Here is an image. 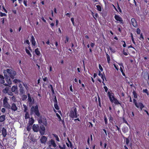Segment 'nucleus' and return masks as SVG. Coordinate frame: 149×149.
I'll use <instances>...</instances> for the list:
<instances>
[{"label": "nucleus", "instance_id": "f257e3e1", "mask_svg": "<svg viewBox=\"0 0 149 149\" xmlns=\"http://www.w3.org/2000/svg\"><path fill=\"white\" fill-rule=\"evenodd\" d=\"M77 113V109L75 107H73L70 111L69 116L71 118H77L79 116Z\"/></svg>", "mask_w": 149, "mask_h": 149}, {"label": "nucleus", "instance_id": "f03ea898", "mask_svg": "<svg viewBox=\"0 0 149 149\" xmlns=\"http://www.w3.org/2000/svg\"><path fill=\"white\" fill-rule=\"evenodd\" d=\"M33 113L38 117H40V113L38 110V105H36L35 107L33 106L30 110V114L32 115Z\"/></svg>", "mask_w": 149, "mask_h": 149}, {"label": "nucleus", "instance_id": "7ed1b4c3", "mask_svg": "<svg viewBox=\"0 0 149 149\" xmlns=\"http://www.w3.org/2000/svg\"><path fill=\"white\" fill-rule=\"evenodd\" d=\"M112 94H107L109 99L111 103H114L115 105L120 104L121 106V103L119 102L117 99L115 98L114 95H112Z\"/></svg>", "mask_w": 149, "mask_h": 149}, {"label": "nucleus", "instance_id": "20e7f679", "mask_svg": "<svg viewBox=\"0 0 149 149\" xmlns=\"http://www.w3.org/2000/svg\"><path fill=\"white\" fill-rule=\"evenodd\" d=\"M8 98L5 97L3 100V106L4 107L8 109H10V106L8 102Z\"/></svg>", "mask_w": 149, "mask_h": 149}, {"label": "nucleus", "instance_id": "39448f33", "mask_svg": "<svg viewBox=\"0 0 149 149\" xmlns=\"http://www.w3.org/2000/svg\"><path fill=\"white\" fill-rule=\"evenodd\" d=\"M38 123L40 124L42 123L43 125L46 126L47 125V120L45 117H42L41 116H40L38 120Z\"/></svg>", "mask_w": 149, "mask_h": 149}, {"label": "nucleus", "instance_id": "423d86ee", "mask_svg": "<svg viewBox=\"0 0 149 149\" xmlns=\"http://www.w3.org/2000/svg\"><path fill=\"white\" fill-rule=\"evenodd\" d=\"M44 126L43 125L40 124V127H39V131L41 135H43L45 133V129Z\"/></svg>", "mask_w": 149, "mask_h": 149}, {"label": "nucleus", "instance_id": "0eeeda50", "mask_svg": "<svg viewBox=\"0 0 149 149\" xmlns=\"http://www.w3.org/2000/svg\"><path fill=\"white\" fill-rule=\"evenodd\" d=\"M30 94H28V102L29 103V105L30 107H31L34 103V100H33V101L32 100V99Z\"/></svg>", "mask_w": 149, "mask_h": 149}, {"label": "nucleus", "instance_id": "6e6552de", "mask_svg": "<svg viewBox=\"0 0 149 149\" xmlns=\"http://www.w3.org/2000/svg\"><path fill=\"white\" fill-rule=\"evenodd\" d=\"M23 85L25 88L24 89L23 87L20 88L19 90L20 93H24L26 91V90L27 91V88H28L26 84H23Z\"/></svg>", "mask_w": 149, "mask_h": 149}, {"label": "nucleus", "instance_id": "1a4fd4ad", "mask_svg": "<svg viewBox=\"0 0 149 149\" xmlns=\"http://www.w3.org/2000/svg\"><path fill=\"white\" fill-rule=\"evenodd\" d=\"M47 138L44 136L42 135L40 138V141L41 143L45 144L47 140Z\"/></svg>", "mask_w": 149, "mask_h": 149}, {"label": "nucleus", "instance_id": "9d476101", "mask_svg": "<svg viewBox=\"0 0 149 149\" xmlns=\"http://www.w3.org/2000/svg\"><path fill=\"white\" fill-rule=\"evenodd\" d=\"M114 18L117 21H118L120 22V23L122 24L124 23V22L123 21L122 18H121L118 15H115L114 16Z\"/></svg>", "mask_w": 149, "mask_h": 149}, {"label": "nucleus", "instance_id": "9b49d317", "mask_svg": "<svg viewBox=\"0 0 149 149\" xmlns=\"http://www.w3.org/2000/svg\"><path fill=\"white\" fill-rule=\"evenodd\" d=\"M39 126L38 125L34 124L32 126V129L34 132H37L39 131Z\"/></svg>", "mask_w": 149, "mask_h": 149}, {"label": "nucleus", "instance_id": "f8f14e48", "mask_svg": "<svg viewBox=\"0 0 149 149\" xmlns=\"http://www.w3.org/2000/svg\"><path fill=\"white\" fill-rule=\"evenodd\" d=\"M12 72L10 73L9 75L10 77L12 79H13L15 78V76L16 75V71L12 70Z\"/></svg>", "mask_w": 149, "mask_h": 149}, {"label": "nucleus", "instance_id": "ddd939ff", "mask_svg": "<svg viewBox=\"0 0 149 149\" xmlns=\"http://www.w3.org/2000/svg\"><path fill=\"white\" fill-rule=\"evenodd\" d=\"M10 109L14 111H16L17 110V107H16V104L14 103L12 104L11 106H10Z\"/></svg>", "mask_w": 149, "mask_h": 149}, {"label": "nucleus", "instance_id": "4468645a", "mask_svg": "<svg viewBox=\"0 0 149 149\" xmlns=\"http://www.w3.org/2000/svg\"><path fill=\"white\" fill-rule=\"evenodd\" d=\"M131 21L132 25L134 27H136L137 26V24L136 21L135 19L132 18L131 19Z\"/></svg>", "mask_w": 149, "mask_h": 149}, {"label": "nucleus", "instance_id": "2eb2a0df", "mask_svg": "<svg viewBox=\"0 0 149 149\" xmlns=\"http://www.w3.org/2000/svg\"><path fill=\"white\" fill-rule=\"evenodd\" d=\"M50 144L54 148H55L56 146V144L55 143V141L53 139H52L50 141Z\"/></svg>", "mask_w": 149, "mask_h": 149}, {"label": "nucleus", "instance_id": "dca6fc26", "mask_svg": "<svg viewBox=\"0 0 149 149\" xmlns=\"http://www.w3.org/2000/svg\"><path fill=\"white\" fill-rule=\"evenodd\" d=\"M1 132L3 136L5 137L7 135V132L6 129L4 127L2 128L1 130Z\"/></svg>", "mask_w": 149, "mask_h": 149}, {"label": "nucleus", "instance_id": "f3484780", "mask_svg": "<svg viewBox=\"0 0 149 149\" xmlns=\"http://www.w3.org/2000/svg\"><path fill=\"white\" fill-rule=\"evenodd\" d=\"M98 75L99 76H101V78L103 79V81H104V77L106 79L104 73V72H103V74H101L100 71V70H99Z\"/></svg>", "mask_w": 149, "mask_h": 149}, {"label": "nucleus", "instance_id": "a211bd4d", "mask_svg": "<svg viewBox=\"0 0 149 149\" xmlns=\"http://www.w3.org/2000/svg\"><path fill=\"white\" fill-rule=\"evenodd\" d=\"M4 77L0 74V83L1 84H3L5 83V81L4 80Z\"/></svg>", "mask_w": 149, "mask_h": 149}, {"label": "nucleus", "instance_id": "6ab92c4d", "mask_svg": "<svg viewBox=\"0 0 149 149\" xmlns=\"http://www.w3.org/2000/svg\"><path fill=\"white\" fill-rule=\"evenodd\" d=\"M17 86H13L12 88L11 91L12 92H17Z\"/></svg>", "mask_w": 149, "mask_h": 149}, {"label": "nucleus", "instance_id": "aec40b11", "mask_svg": "<svg viewBox=\"0 0 149 149\" xmlns=\"http://www.w3.org/2000/svg\"><path fill=\"white\" fill-rule=\"evenodd\" d=\"M31 41L32 44L33 45L35 46L36 45V42L33 36H32L31 37Z\"/></svg>", "mask_w": 149, "mask_h": 149}, {"label": "nucleus", "instance_id": "412c9836", "mask_svg": "<svg viewBox=\"0 0 149 149\" xmlns=\"http://www.w3.org/2000/svg\"><path fill=\"white\" fill-rule=\"evenodd\" d=\"M123 137L124 139L125 140V142L126 145H128L130 142L129 138H126L123 136Z\"/></svg>", "mask_w": 149, "mask_h": 149}, {"label": "nucleus", "instance_id": "4be33fe9", "mask_svg": "<svg viewBox=\"0 0 149 149\" xmlns=\"http://www.w3.org/2000/svg\"><path fill=\"white\" fill-rule=\"evenodd\" d=\"M5 116L4 115H1L0 116V122H3L5 120Z\"/></svg>", "mask_w": 149, "mask_h": 149}, {"label": "nucleus", "instance_id": "5701e85b", "mask_svg": "<svg viewBox=\"0 0 149 149\" xmlns=\"http://www.w3.org/2000/svg\"><path fill=\"white\" fill-rule=\"evenodd\" d=\"M52 135L56 138V140L58 142L60 141V139L58 136L55 134H53Z\"/></svg>", "mask_w": 149, "mask_h": 149}, {"label": "nucleus", "instance_id": "b1692460", "mask_svg": "<svg viewBox=\"0 0 149 149\" xmlns=\"http://www.w3.org/2000/svg\"><path fill=\"white\" fill-rule=\"evenodd\" d=\"M3 73L4 74V78L7 79L8 77H9V76L7 75V72H6V70H3Z\"/></svg>", "mask_w": 149, "mask_h": 149}, {"label": "nucleus", "instance_id": "393cba45", "mask_svg": "<svg viewBox=\"0 0 149 149\" xmlns=\"http://www.w3.org/2000/svg\"><path fill=\"white\" fill-rule=\"evenodd\" d=\"M35 52L36 55L38 56H40V52L39 51L38 48L36 49L35 50Z\"/></svg>", "mask_w": 149, "mask_h": 149}, {"label": "nucleus", "instance_id": "a878e982", "mask_svg": "<svg viewBox=\"0 0 149 149\" xmlns=\"http://www.w3.org/2000/svg\"><path fill=\"white\" fill-rule=\"evenodd\" d=\"M109 121L110 123H112L113 122V118L111 116V115H110L109 117Z\"/></svg>", "mask_w": 149, "mask_h": 149}, {"label": "nucleus", "instance_id": "bb28decb", "mask_svg": "<svg viewBox=\"0 0 149 149\" xmlns=\"http://www.w3.org/2000/svg\"><path fill=\"white\" fill-rule=\"evenodd\" d=\"M122 130L124 133H125L128 132V128L127 127H124L122 129Z\"/></svg>", "mask_w": 149, "mask_h": 149}, {"label": "nucleus", "instance_id": "cd10ccee", "mask_svg": "<svg viewBox=\"0 0 149 149\" xmlns=\"http://www.w3.org/2000/svg\"><path fill=\"white\" fill-rule=\"evenodd\" d=\"M139 107L141 110H142L143 108L144 107V106L143 104L141 103H139Z\"/></svg>", "mask_w": 149, "mask_h": 149}, {"label": "nucleus", "instance_id": "c85d7f7f", "mask_svg": "<svg viewBox=\"0 0 149 149\" xmlns=\"http://www.w3.org/2000/svg\"><path fill=\"white\" fill-rule=\"evenodd\" d=\"M31 121L30 120L29 121V124L30 125L32 126L34 122V120L32 118H31Z\"/></svg>", "mask_w": 149, "mask_h": 149}, {"label": "nucleus", "instance_id": "c756f323", "mask_svg": "<svg viewBox=\"0 0 149 149\" xmlns=\"http://www.w3.org/2000/svg\"><path fill=\"white\" fill-rule=\"evenodd\" d=\"M6 80L8 84H12V81L8 77L7 79H6Z\"/></svg>", "mask_w": 149, "mask_h": 149}, {"label": "nucleus", "instance_id": "7c9ffc66", "mask_svg": "<svg viewBox=\"0 0 149 149\" xmlns=\"http://www.w3.org/2000/svg\"><path fill=\"white\" fill-rule=\"evenodd\" d=\"M25 119H28L29 118V115L28 112H26L25 114Z\"/></svg>", "mask_w": 149, "mask_h": 149}, {"label": "nucleus", "instance_id": "2f4dec72", "mask_svg": "<svg viewBox=\"0 0 149 149\" xmlns=\"http://www.w3.org/2000/svg\"><path fill=\"white\" fill-rule=\"evenodd\" d=\"M133 101H134V104H135V106L138 108H139V103H137V102H135L136 101V100L134 99H133Z\"/></svg>", "mask_w": 149, "mask_h": 149}, {"label": "nucleus", "instance_id": "473e14b6", "mask_svg": "<svg viewBox=\"0 0 149 149\" xmlns=\"http://www.w3.org/2000/svg\"><path fill=\"white\" fill-rule=\"evenodd\" d=\"M54 105L55 108L56 109L58 110L59 109V107L58 105V103H54Z\"/></svg>", "mask_w": 149, "mask_h": 149}, {"label": "nucleus", "instance_id": "72a5a7b5", "mask_svg": "<svg viewBox=\"0 0 149 149\" xmlns=\"http://www.w3.org/2000/svg\"><path fill=\"white\" fill-rule=\"evenodd\" d=\"M107 58V62L109 63L110 61V58L109 54L107 53L106 54Z\"/></svg>", "mask_w": 149, "mask_h": 149}, {"label": "nucleus", "instance_id": "f704fd0d", "mask_svg": "<svg viewBox=\"0 0 149 149\" xmlns=\"http://www.w3.org/2000/svg\"><path fill=\"white\" fill-rule=\"evenodd\" d=\"M97 8V9L99 11H102V8L101 6L99 5H97L96 6Z\"/></svg>", "mask_w": 149, "mask_h": 149}, {"label": "nucleus", "instance_id": "c9c22d12", "mask_svg": "<svg viewBox=\"0 0 149 149\" xmlns=\"http://www.w3.org/2000/svg\"><path fill=\"white\" fill-rule=\"evenodd\" d=\"M98 95V102H99V106L100 107H101V104L100 102V97H99V95H98V94H97Z\"/></svg>", "mask_w": 149, "mask_h": 149}, {"label": "nucleus", "instance_id": "e433bc0d", "mask_svg": "<svg viewBox=\"0 0 149 149\" xmlns=\"http://www.w3.org/2000/svg\"><path fill=\"white\" fill-rule=\"evenodd\" d=\"M104 120L105 124L107 125L108 123V121H107V118L106 116H105L104 117Z\"/></svg>", "mask_w": 149, "mask_h": 149}, {"label": "nucleus", "instance_id": "4c0bfd02", "mask_svg": "<svg viewBox=\"0 0 149 149\" xmlns=\"http://www.w3.org/2000/svg\"><path fill=\"white\" fill-rule=\"evenodd\" d=\"M58 147L60 149H65L66 146L65 144H63V147L61 146L60 145L58 146Z\"/></svg>", "mask_w": 149, "mask_h": 149}, {"label": "nucleus", "instance_id": "58836bf2", "mask_svg": "<svg viewBox=\"0 0 149 149\" xmlns=\"http://www.w3.org/2000/svg\"><path fill=\"white\" fill-rule=\"evenodd\" d=\"M26 53L29 55L31 57V54H30V53L29 51L26 48Z\"/></svg>", "mask_w": 149, "mask_h": 149}, {"label": "nucleus", "instance_id": "ea45409f", "mask_svg": "<svg viewBox=\"0 0 149 149\" xmlns=\"http://www.w3.org/2000/svg\"><path fill=\"white\" fill-rule=\"evenodd\" d=\"M31 125H28L26 127V129L27 131L29 132L31 129Z\"/></svg>", "mask_w": 149, "mask_h": 149}, {"label": "nucleus", "instance_id": "a19ab883", "mask_svg": "<svg viewBox=\"0 0 149 149\" xmlns=\"http://www.w3.org/2000/svg\"><path fill=\"white\" fill-rule=\"evenodd\" d=\"M6 72L7 73H8L9 75V74H10V72H11L12 71V70L11 69H6Z\"/></svg>", "mask_w": 149, "mask_h": 149}, {"label": "nucleus", "instance_id": "79ce46f5", "mask_svg": "<svg viewBox=\"0 0 149 149\" xmlns=\"http://www.w3.org/2000/svg\"><path fill=\"white\" fill-rule=\"evenodd\" d=\"M67 140H68V143L70 144V148H72V143L70 141L68 138Z\"/></svg>", "mask_w": 149, "mask_h": 149}, {"label": "nucleus", "instance_id": "37998d69", "mask_svg": "<svg viewBox=\"0 0 149 149\" xmlns=\"http://www.w3.org/2000/svg\"><path fill=\"white\" fill-rule=\"evenodd\" d=\"M50 89L52 91V93H54V91L52 86V85L50 84Z\"/></svg>", "mask_w": 149, "mask_h": 149}, {"label": "nucleus", "instance_id": "c03bdc74", "mask_svg": "<svg viewBox=\"0 0 149 149\" xmlns=\"http://www.w3.org/2000/svg\"><path fill=\"white\" fill-rule=\"evenodd\" d=\"M120 71H121V72L122 73V74L123 75L125 76V74L123 72V71L122 68L121 67H120Z\"/></svg>", "mask_w": 149, "mask_h": 149}, {"label": "nucleus", "instance_id": "a18cd8bd", "mask_svg": "<svg viewBox=\"0 0 149 149\" xmlns=\"http://www.w3.org/2000/svg\"><path fill=\"white\" fill-rule=\"evenodd\" d=\"M24 112H27V111L28 109L26 105H24Z\"/></svg>", "mask_w": 149, "mask_h": 149}, {"label": "nucleus", "instance_id": "49530a36", "mask_svg": "<svg viewBox=\"0 0 149 149\" xmlns=\"http://www.w3.org/2000/svg\"><path fill=\"white\" fill-rule=\"evenodd\" d=\"M131 38H132V41L133 42L134 44H135V42L134 40V38H133V35H132V33H131Z\"/></svg>", "mask_w": 149, "mask_h": 149}, {"label": "nucleus", "instance_id": "de8ad7c7", "mask_svg": "<svg viewBox=\"0 0 149 149\" xmlns=\"http://www.w3.org/2000/svg\"><path fill=\"white\" fill-rule=\"evenodd\" d=\"M54 103H58L56 98V96H55L54 98Z\"/></svg>", "mask_w": 149, "mask_h": 149}, {"label": "nucleus", "instance_id": "09e8293b", "mask_svg": "<svg viewBox=\"0 0 149 149\" xmlns=\"http://www.w3.org/2000/svg\"><path fill=\"white\" fill-rule=\"evenodd\" d=\"M0 15L1 17H3V16H6V15L5 13H3L1 12L0 13Z\"/></svg>", "mask_w": 149, "mask_h": 149}, {"label": "nucleus", "instance_id": "8fccbe9b", "mask_svg": "<svg viewBox=\"0 0 149 149\" xmlns=\"http://www.w3.org/2000/svg\"><path fill=\"white\" fill-rule=\"evenodd\" d=\"M118 7L117 8L119 10L120 12L122 13V10L119 6V4L118 3H117Z\"/></svg>", "mask_w": 149, "mask_h": 149}, {"label": "nucleus", "instance_id": "3c124183", "mask_svg": "<svg viewBox=\"0 0 149 149\" xmlns=\"http://www.w3.org/2000/svg\"><path fill=\"white\" fill-rule=\"evenodd\" d=\"M9 88L8 87H6L5 89V90L6 91V93H8V91L9 90Z\"/></svg>", "mask_w": 149, "mask_h": 149}, {"label": "nucleus", "instance_id": "603ef678", "mask_svg": "<svg viewBox=\"0 0 149 149\" xmlns=\"http://www.w3.org/2000/svg\"><path fill=\"white\" fill-rule=\"evenodd\" d=\"M141 32V31L139 28L137 29V34H139Z\"/></svg>", "mask_w": 149, "mask_h": 149}, {"label": "nucleus", "instance_id": "864d4df0", "mask_svg": "<svg viewBox=\"0 0 149 149\" xmlns=\"http://www.w3.org/2000/svg\"><path fill=\"white\" fill-rule=\"evenodd\" d=\"M99 68L101 71H103V68H102V66H101V65H100V64H99Z\"/></svg>", "mask_w": 149, "mask_h": 149}, {"label": "nucleus", "instance_id": "5fc2aeb1", "mask_svg": "<svg viewBox=\"0 0 149 149\" xmlns=\"http://www.w3.org/2000/svg\"><path fill=\"white\" fill-rule=\"evenodd\" d=\"M56 115L57 116V117L59 119V120H61V119L60 116L58 113H56Z\"/></svg>", "mask_w": 149, "mask_h": 149}, {"label": "nucleus", "instance_id": "6e6d98bb", "mask_svg": "<svg viewBox=\"0 0 149 149\" xmlns=\"http://www.w3.org/2000/svg\"><path fill=\"white\" fill-rule=\"evenodd\" d=\"M87 143L88 145H90V138L89 136H88V139H87Z\"/></svg>", "mask_w": 149, "mask_h": 149}, {"label": "nucleus", "instance_id": "4d7b16f0", "mask_svg": "<svg viewBox=\"0 0 149 149\" xmlns=\"http://www.w3.org/2000/svg\"><path fill=\"white\" fill-rule=\"evenodd\" d=\"M140 40H142L143 39V36L142 35V33H141L140 35Z\"/></svg>", "mask_w": 149, "mask_h": 149}, {"label": "nucleus", "instance_id": "13d9d810", "mask_svg": "<svg viewBox=\"0 0 149 149\" xmlns=\"http://www.w3.org/2000/svg\"><path fill=\"white\" fill-rule=\"evenodd\" d=\"M109 49L113 53H114L115 52L114 50L112 49L111 47H109Z\"/></svg>", "mask_w": 149, "mask_h": 149}, {"label": "nucleus", "instance_id": "bf43d9fd", "mask_svg": "<svg viewBox=\"0 0 149 149\" xmlns=\"http://www.w3.org/2000/svg\"><path fill=\"white\" fill-rule=\"evenodd\" d=\"M115 126L116 127V129L117 130H118V131L119 132H121V130H120V128H119V127H118V126H117V125H115Z\"/></svg>", "mask_w": 149, "mask_h": 149}, {"label": "nucleus", "instance_id": "052dcab7", "mask_svg": "<svg viewBox=\"0 0 149 149\" xmlns=\"http://www.w3.org/2000/svg\"><path fill=\"white\" fill-rule=\"evenodd\" d=\"M145 76L148 77V79L149 80V75L148 73H145Z\"/></svg>", "mask_w": 149, "mask_h": 149}, {"label": "nucleus", "instance_id": "680f3d73", "mask_svg": "<svg viewBox=\"0 0 149 149\" xmlns=\"http://www.w3.org/2000/svg\"><path fill=\"white\" fill-rule=\"evenodd\" d=\"M43 80L44 81H47L48 80H47V77H45L44 78H43Z\"/></svg>", "mask_w": 149, "mask_h": 149}, {"label": "nucleus", "instance_id": "e2e57ef3", "mask_svg": "<svg viewBox=\"0 0 149 149\" xmlns=\"http://www.w3.org/2000/svg\"><path fill=\"white\" fill-rule=\"evenodd\" d=\"M71 20L72 22V24L74 25V18H71Z\"/></svg>", "mask_w": 149, "mask_h": 149}, {"label": "nucleus", "instance_id": "0e129e2a", "mask_svg": "<svg viewBox=\"0 0 149 149\" xmlns=\"http://www.w3.org/2000/svg\"><path fill=\"white\" fill-rule=\"evenodd\" d=\"M1 111L2 112L4 113L6 111V109L4 108H2L1 109Z\"/></svg>", "mask_w": 149, "mask_h": 149}, {"label": "nucleus", "instance_id": "69168bd1", "mask_svg": "<svg viewBox=\"0 0 149 149\" xmlns=\"http://www.w3.org/2000/svg\"><path fill=\"white\" fill-rule=\"evenodd\" d=\"M68 40H69V38L67 36L66 37V40L65 41V43H66L67 42H68Z\"/></svg>", "mask_w": 149, "mask_h": 149}, {"label": "nucleus", "instance_id": "338daca9", "mask_svg": "<svg viewBox=\"0 0 149 149\" xmlns=\"http://www.w3.org/2000/svg\"><path fill=\"white\" fill-rule=\"evenodd\" d=\"M143 92L144 93H148V90L147 89H144L143 90Z\"/></svg>", "mask_w": 149, "mask_h": 149}, {"label": "nucleus", "instance_id": "774afa93", "mask_svg": "<svg viewBox=\"0 0 149 149\" xmlns=\"http://www.w3.org/2000/svg\"><path fill=\"white\" fill-rule=\"evenodd\" d=\"M134 94V96L135 98H137V94Z\"/></svg>", "mask_w": 149, "mask_h": 149}]
</instances>
